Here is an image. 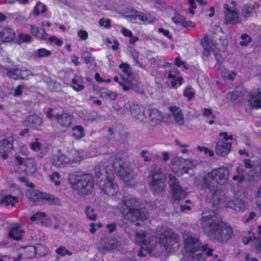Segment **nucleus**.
<instances>
[{
	"mask_svg": "<svg viewBox=\"0 0 261 261\" xmlns=\"http://www.w3.org/2000/svg\"><path fill=\"white\" fill-rule=\"evenodd\" d=\"M248 105L255 109L261 108V89H257L250 94Z\"/></svg>",
	"mask_w": 261,
	"mask_h": 261,
	"instance_id": "25",
	"label": "nucleus"
},
{
	"mask_svg": "<svg viewBox=\"0 0 261 261\" xmlns=\"http://www.w3.org/2000/svg\"><path fill=\"white\" fill-rule=\"evenodd\" d=\"M253 11V7L251 5H245L242 9V14L244 17L248 18L250 17Z\"/></svg>",
	"mask_w": 261,
	"mask_h": 261,
	"instance_id": "49",
	"label": "nucleus"
},
{
	"mask_svg": "<svg viewBox=\"0 0 261 261\" xmlns=\"http://www.w3.org/2000/svg\"><path fill=\"white\" fill-rule=\"evenodd\" d=\"M69 180L72 188L81 194L88 195L93 191L94 180L91 174L72 173L69 175Z\"/></svg>",
	"mask_w": 261,
	"mask_h": 261,
	"instance_id": "5",
	"label": "nucleus"
},
{
	"mask_svg": "<svg viewBox=\"0 0 261 261\" xmlns=\"http://www.w3.org/2000/svg\"><path fill=\"white\" fill-rule=\"evenodd\" d=\"M201 44L204 49L203 55L205 56H208L211 51L214 52L216 48L215 42L207 35H204L201 39Z\"/></svg>",
	"mask_w": 261,
	"mask_h": 261,
	"instance_id": "20",
	"label": "nucleus"
},
{
	"mask_svg": "<svg viewBox=\"0 0 261 261\" xmlns=\"http://www.w3.org/2000/svg\"><path fill=\"white\" fill-rule=\"evenodd\" d=\"M46 216V214L44 212H38L36 213L35 214L33 215L31 217V220L32 221H41L42 218H44Z\"/></svg>",
	"mask_w": 261,
	"mask_h": 261,
	"instance_id": "59",
	"label": "nucleus"
},
{
	"mask_svg": "<svg viewBox=\"0 0 261 261\" xmlns=\"http://www.w3.org/2000/svg\"><path fill=\"white\" fill-rule=\"evenodd\" d=\"M110 173L106 168V166L103 162H100L97 165L95 168V175L96 178H100L103 179L106 177L108 174Z\"/></svg>",
	"mask_w": 261,
	"mask_h": 261,
	"instance_id": "33",
	"label": "nucleus"
},
{
	"mask_svg": "<svg viewBox=\"0 0 261 261\" xmlns=\"http://www.w3.org/2000/svg\"><path fill=\"white\" fill-rule=\"evenodd\" d=\"M46 11V7L45 5L40 2H38L34 7L33 11L36 16L39 15L40 14L45 13Z\"/></svg>",
	"mask_w": 261,
	"mask_h": 261,
	"instance_id": "45",
	"label": "nucleus"
},
{
	"mask_svg": "<svg viewBox=\"0 0 261 261\" xmlns=\"http://www.w3.org/2000/svg\"><path fill=\"white\" fill-rule=\"evenodd\" d=\"M146 112L151 121L156 120L162 121L164 120L163 115L156 109H148Z\"/></svg>",
	"mask_w": 261,
	"mask_h": 261,
	"instance_id": "35",
	"label": "nucleus"
},
{
	"mask_svg": "<svg viewBox=\"0 0 261 261\" xmlns=\"http://www.w3.org/2000/svg\"><path fill=\"white\" fill-rule=\"evenodd\" d=\"M24 125L33 129H37L43 123L42 118L38 115L33 114L28 116L24 121Z\"/></svg>",
	"mask_w": 261,
	"mask_h": 261,
	"instance_id": "21",
	"label": "nucleus"
},
{
	"mask_svg": "<svg viewBox=\"0 0 261 261\" xmlns=\"http://www.w3.org/2000/svg\"><path fill=\"white\" fill-rule=\"evenodd\" d=\"M48 41L51 43H54L58 46H61L63 44L62 41L55 36H53L49 37L48 38Z\"/></svg>",
	"mask_w": 261,
	"mask_h": 261,
	"instance_id": "64",
	"label": "nucleus"
},
{
	"mask_svg": "<svg viewBox=\"0 0 261 261\" xmlns=\"http://www.w3.org/2000/svg\"><path fill=\"white\" fill-rule=\"evenodd\" d=\"M26 195L30 200L38 205L43 204L44 201H47L49 204H56L60 202L59 199L55 196L33 189L27 190Z\"/></svg>",
	"mask_w": 261,
	"mask_h": 261,
	"instance_id": "8",
	"label": "nucleus"
},
{
	"mask_svg": "<svg viewBox=\"0 0 261 261\" xmlns=\"http://www.w3.org/2000/svg\"><path fill=\"white\" fill-rule=\"evenodd\" d=\"M140 201L132 196L123 197L119 207L124 218L132 222L144 221L148 215L140 207Z\"/></svg>",
	"mask_w": 261,
	"mask_h": 261,
	"instance_id": "2",
	"label": "nucleus"
},
{
	"mask_svg": "<svg viewBox=\"0 0 261 261\" xmlns=\"http://www.w3.org/2000/svg\"><path fill=\"white\" fill-rule=\"evenodd\" d=\"M244 162L247 168H251L254 167L253 178L255 180L261 179V158L257 159L253 162L250 159H246Z\"/></svg>",
	"mask_w": 261,
	"mask_h": 261,
	"instance_id": "18",
	"label": "nucleus"
},
{
	"mask_svg": "<svg viewBox=\"0 0 261 261\" xmlns=\"http://www.w3.org/2000/svg\"><path fill=\"white\" fill-rule=\"evenodd\" d=\"M135 236L136 242L141 244V249L138 251V255L140 257L145 256L143 253V250L146 251L148 254H151L156 247L154 235H151V236H146L144 232L140 231L136 232Z\"/></svg>",
	"mask_w": 261,
	"mask_h": 261,
	"instance_id": "7",
	"label": "nucleus"
},
{
	"mask_svg": "<svg viewBox=\"0 0 261 261\" xmlns=\"http://www.w3.org/2000/svg\"><path fill=\"white\" fill-rule=\"evenodd\" d=\"M252 248L257 253L260 252L261 251V238L257 237L253 238Z\"/></svg>",
	"mask_w": 261,
	"mask_h": 261,
	"instance_id": "54",
	"label": "nucleus"
},
{
	"mask_svg": "<svg viewBox=\"0 0 261 261\" xmlns=\"http://www.w3.org/2000/svg\"><path fill=\"white\" fill-rule=\"evenodd\" d=\"M183 165H184V159L176 157L171 161L170 168L175 173L179 176L181 175L179 173L185 167Z\"/></svg>",
	"mask_w": 261,
	"mask_h": 261,
	"instance_id": "29",
	"label": "nucleus"
},
{
	"mask_svg": "<svg viewBox=\"0 0 261 261\" xmlns=\"http://www.w3.org/2000/svg\"><path fill=\"white\" fill-rule=\"evenodd\" d=\"M13 147V138L9 137L0 140V153L4 150H11Z\"/></svg>",
	"mask_w": 261,
	"mask_h": 261,
	"instance_id": "37",
	"label": "nucleus"
},
{
	"mask_svg": "<svg viewBox=\"0 0 261 261\" xmlns=\"http://www.w3.org/2000/svg\"><path fill=\"white\" fill-rule=\"evenodd\" d=\"M31 37L29 34H25L21 33L17 35V43L21 44L23 43H28L31 41Z\"/></svg>",
	"mask_w": 261,
	"mask_h": 261,
	"instance_id": "48",
	"label": "nucleus"
},
{
	"mask_svg": "<svg viewBox=\"0 0 261 261\" xmlns=\"http://www.w3.org/2000/svg\"><path fill=\"white\" fill-rule=\"evenodd\" d=\"M183 79L181 77H176L171 82V85L172 88H176L177 86H180L182 83Z\"/></svg>",
	"mask_w": 261,
	"mask_h": 261,
	"instance_id": "63",
	"label": "nucleus"
},
{
	"mask_svg": "<svg viewBox=\"0 0 261 261\" xmlns=\"http://www.w3.org/2000/svg\"><path fill=\"white\" fill-rule=\"evenodd\" d=\"M32 75V72L29 70H21V73L20 75H19V79L27 80L29 79V77Z\"/></svg>",
	"mask_w": 261,
	"mask_h": 261,
	"instance_id": "58",
	"label": "nucleus"
},
{
	"mask_svg": "<svg viewBox=\"0 0 261 261\" xmlns=\"http://www.w3.org/2000/svg\"><path fill=\"white\" fill-rule=\"evenodd\" d=\"M168 110L171 113L169 117L170 120H172V122L178 126H183L185 121L181 110L177 106H171L169 107Z\"/></svg>",
	"mask_w": 261,
	"mask_h": 261,
	"instance_id": "17",
	"label": "nucleus"
},
{
	"mask_svg": "<svg viewBox=\"0 0 261 261\" xmlns=\"http://www.w3.org/2000/svg\"><path fill=\"white\" fill-rule=\"evenodd\" d=\"M31 33L35 36L42 39H44L47 37V33L43 28H38L35 26L31 25Z\"/></svg>",
	"mask_w": 261,
	"mask_h": 261,
	"instance_id": "38",
	"label": "nucleus"
},
{
	"mask_svg": "<svg viewBox=\"0 0 261 261\" xmlns=\"http://www.w3.org/2000/svg\"><path fill=\"white\" fill-rule=\"evenodd\" d=\"M49 177L50 181L54 182L56 186H58L61 184V182L60 181L61 175L58 172H53Z\"/></svg>",
	"mask_w": 261,
	"mask_h": 261,
	"instance_id": "52",
	"label": "nucleus"
},
{
	"mask_svg": "<svg viewBox=\"0 0 261 261\" xmlns=\"http://www.w3.org/2000/svg\"><path fill=\"white\" fill-rule=\"evenodd\" d=\"M154 239L156 235L158 237L159 244L161 248L162 252H165L170 249L172 246L178 242L177 236L171 230L168 229L157 235L156 233H153ZM154 241H155L154 240ZM156 242V241H155Z\"/></svg>",
	"mask_w": 261,
	"mask_h": 261,
	"instance_id": "10",
	"label": "nucleus"
},
{
	"mask_svg": "<svg viewBox=\"0 0 261 261\" xmlns=\"http://www.w3.org/2000/svg\"><path fill=\"white\" fill-rule=\"evenodd\" d=\"M101 93L102 94H104V96H107L111 99H115L117 97L115 92L112 91H109L108 89H103Z\"/></svg>",
	"mask_w": 261,
	"mask_h": 261,
	"instance_id": "61",
	"label": "nucleus"
},
{
	"mask_svg": "<svg viewBox=\"0 0 261 261\" xmlns=\"http://www.w3.org/2000/svg\"><path fill=\"white\" fill-rule=\"evenodd\" d=\"M73 133L72 135L75 139H80L84 136V129L81 125H76L72 128Z\"/></svg>",
	"mask_w": 261,
	"mask_h": 261,
	"instance_id": "44",
	"label": "nucleus"
},
{
	"mask_svg": "<svg viewBox=\"0 0 261 261\" xmlns=\"http://www.w3.org/2000/svg\"><path fill=\"white\" fill-rule=\"evenodd\" d=\"M71 153L72 154V158H69L72 161L71 164L73 163L80 162L83 159L80 151L73 150L71 151Z\"/></svg>",
	"mask_w": 261,
	"mask_h": 261,
	"instance_id": "55",
	"label": "nucleus"
},
{
	"mask_svg": "<svg viewBox=\"0 0 261 261\" xmlns=\"http://www.w3.org/2000/svg\"><path fill=\"white\" fill-rule=\"evenodd\" d=\"M34 54L35 55L37 56L39 58H42L49 56L51 53L49 50L41 48L36 50Z\"/></svg>",
	"mask_w": 261,
	"mask_h": 261,
	"instance_id": "50",
	"label": "nucleus"
},
{
	"mask_svg": "<svg viewBox=\"0 0 261 261\" xmlns=\"http://www.w3.org/2000/svg\"><path fill=\"white\" fill-rule=\"evenodd\" d=\"M0 71L4 72L9 78L17 80L21 73V70L17 68H5L0 65Z\"/></svg>",
	"mask_w": 261,
	"mask_h": 261,
	"instance_id": "30",
	"label": "nucleus"
},
{
	"mask_svg": "<svg viewBox=\"0 0 261 261\" xmlns=\"http://www.w3.org/2000/svg\"><path fill=\"white\" fill-rule=\"evenodd\" d=\"M141 105H133L130 107V111L132 115L141 121H145L146 118V111Z\"/></svg>",
	"mask_w": 261,
	"mask_h": 261,
	"instance_id": "22",
	"label": "nucleus"
},
{
	"mask_svg": "<svg viewBox=\"0 0 261 261\" xmlns=\"http://www.w3.org/2000/svg\"><path fill=\"white\" fill-rule=\"evenodd\" d=\"M79 116L87 121H93L97 120L98 114L95 112H89L86 110L80 111L79 113Z\"/></svg>",
	"mask_w": 261,
	"mask_h": 261,
	"instance_id": "34",
	"label": "nucleus"
},
{
	"mask_svg": "<svg viewBox=\"0 0 261 261\" xmlns=\"http://www.w3.org/2000/svg\"><path fill=\"white\" fill-rule=\"evenodd\" d=\"M30 146V148L36 152L39 158H43L47 153L46 148L42 146L38 138H36L34 142L31 143Z\"/></svg>",
	"mask_w": 261,
	"mask_h": 261,
	"instance_id": "27",
	"label": "nucleus"
},
{
	"mask_svg": "<svg viewBox=\"0 0 261 261\" xmlns=\"http://www.w3.org/2000/svg\"><path fill=\"white\" fill-rule=\"evenodd\" d=\"M113 167L116 173L126 182L128 181L129 178L132 177L128 162L122 158H116L113 161Z\"/></svg>",
	"mask_w": 261,
	"mask_h": 261,
	"instance_id": "11",
	"label": "nucleus"
},
{
	"mask_svg": "<svg viewBox=\"0 0 261 261\" xmlns=\"http://www.w3.org/2000/svg\"><path fill=\"white\" fill-rule=\"evenodd\" d=\"M173 22L176 24H180L185 28H194L195 24L192 21H187L185 16L178 13H175L172 18Z\"/></svg>",
	"mask_w": 261,
	"mask_h": 261,
	"instance_id": "28",
	"label": "nucleus"
},
{
	"mask_svg": "<svg viewBox=\"0 0 261 261\" xmlns=\"http://www.w3.org/2000/svg\"><path fill=\"white\" fill-rule=\"evenodd\" d=\"M184 168H182L181 172L179 174L181 175L185 173H188V171L190 169H193L196 167V164L194 161L189 159H184Z\"/></svg>",
	"mask_w": 261,
	"mask_h": 261,
	"instance_id": "39",
	"label": "nucleus"
},
{
	"mask_svg": "<svg viewBox=\"0 0 261 261\" xmlns=\"http://www.w3.org/2000/svg\"><path fill=\"white\" fill-rule=\"evenodd\" d=\"M127 18L130 22L137 23L152 24L156 21L155 17L150 14L138 13V12L127 16Z\"/></svg>",
	"mask_w": 261,
	"mask_h": 261,
	"instance_id": "15",
	"label": "nucleus"
},
{
	"mask_svg": "<svg viewBox=\"0 0 261 261\" xmlns=\"http://www.w3.org/2000/svg\"><path fill=\"white\" fill-rule=\"evenodd\" d=\"M36 257L40 258L44 257L49 253V249L45 246L40 244H36L35 246Z\"/></svg>",
	"mask_w": 261,
	"mask_h": 261,
	"instance_id": "36",
	"label": "nucleus"
},
{
	"mask_svg": "<svg viewBox=\"0 0 261 261\" xmlns=\"http://www.w3.org/2000/svg\"><path fill=\"white\" fill-rule=\"evenodd\" d=\"M55 118L62 127L67 128L71 124L72 116L67 112H63L61 115L57 114Z\"/></svg>",
	"mask_w": 261,
	"mask_h": 261,
	"instance_id": "23",
	"label": "nucleus"
},
{
	"mask_svg": "<svg viewBox=\"0 0 261 261\" xmlns=\"http://www.w3.org/2000/svg\"><path fill=\"white\" fill-rule=\"evenodd\" d=\"M189 4V12L193 15L194 14V9L196 8V1L199 4L201 5H206V2L205 0H188Z\"/></svg>",
	"mask_w": 261,
	"mask_h": 261,
	"instance_id": "47",
	"label": "nucleus"
},
{
	"mask_svg": "<svg viewBox=\"0 0 261 261\" xmlns=\"http://www.w3.org/2000/svg\"><path fill=\"white\" fill-rule=\"evenodd\" d=\"M245 91L241 87H237L232 92H230L227 95L228 98L231 100H236L239 97L244 95Z\"/></svg>",
	"mask_w": 261,
	"mask_h": 261,
	"instance_id": "42",
	"label": "nucleus"
},
{
	"mask_svg": "<svg viewBox=\"0 0 261 261\" xmlns=\"http://www.w3.org/2000/svg\"><path fill=\"white\" fill-rule=\"evenodd\" d=\"M223 14L226 23L237 24L241 21L239 11L237 8L230 7L227 4L223 5Z\"/></svg>",
	"mask_w": 261,
	"mask_h": 261,
	"instance_id": "14",
	"label": "nucleus"
},
{
	"mask_svg": "<svg viewBox=\"0 0 261 261\" xmlns=\"http://www.w3.org/2000/svg\"><path fill=\"white\" fill-rule=\"evenodd\" d=\"M241 41L240 42L239 44L241 46H247L248 44L252 41V39L247 34H243L241 36Z\"/></svg>",
	"mask_w": 261,
	"mask_h": 261,
	"instance_id": "53",
	"label": "nucleus"
},
{
	"mask_svg": "<svg viewBox=\"0 0 261 261\" xmlns=\"http://www.w3.org/2000/svg\"><path fill=\"white\" fill-rule=\"evenodd\" d=\"M132 58L133 59L134 61L136 63V65H138L139 67L143 68V65L139 62V58L140 56V54L136 50H133L131 52Z\"/></svg>",
	"mask_w": 261,
	"mask_h": 261,
	"instance_id": "60",
	"label": "nucleus"
},
{
	"mask_svg": "<svg viewBox=\"0 0 261 261\" xmlns=\"http://www.w3.org/2000/svg\"><path fill=\"white\" fill-rule=\"evenodd\" d=\"M229 176V170L227 168L220 167L212 170L204 175L202 178V184L199 182L198 178L195 179V184L200 188H214L219 185H224Z\"/></svg>",
	"mask_w": 261,
	"mask_h": 261,
	"instance_id": "3",
	"label": "nucleus"
},
{
	"mask_svg": "<svg viewBox=\"0 0 261 261\" xmlns=\"http://www.w3.org/2000/svg\"><path fill=\"white\" fill-rule=\"evenodd\" d=\"M18 202V199L16 197L10 195L4 197L1 200L2 204H4L6 206H13L15 203Z\"/></svg>",
	"mask_w": 261,
	"mask_h": 261,
	"instance_id": "40",
	"label": "nucleus"
},
{
	"mask_svg": "<svg viewBox=\"0 0 261 261\" xmlns=\"http://www.w3.org/2000/svg\"><path fill=\"white\" fill-rule=\"evenodd\" d=\"M35 246H29L24 248L22 255L24 258H32L36 257Z\"/></svg>",
	"mask_w": 261,
	"mask_h": 261,
	"instance_id": "41",
	"label": "nucleus"
},
{
	"mask_svg": "<svg viewBox=\"0 0 261 261\" xmlns=\"http://www.w3.org/2000/svg\"><path fill=\"white\" fill-rule=\"evenodd\" d=\"M207 189L211 193V200L216 205L224 204L227 207L233 209L236 211H242L245 208V203L236 196H224L223 193L219 187L212 188H203Z\"/></svg>",
	"mask_w": 261,
	"mask_h": 261,
	"instance_id": "4",
	"label": "nucleus"
},
{
	"mask_svg": "<svg viewBox=\"0 0 261 261\" xmlns=\"http://www.w3.org/2000/svg\"><path fill=\"white\" fill-rule=\"evenodd\" d=\"M231 143L218 141L216 144V153L221 156L227 154L231 147Z\"/></svg>",
	"mask_w": 261,
	"mask_h": 261,
	"instance_id": "26",
	"label": "nucleus"
},
{
	"mask_svg": "<svg viewBox=\"0 0 261 261\" xmlns=\"http://www.w3.org/2000/svg\"><path fill=\"white\" fill-rule=\"evenodd\" d=\"M119 68L122 69V76L124 79L128 81L131 77V69L127 63H122L119 65Z\"/></svg>",
	"mask_w": 261,
	"mask_h": 261,
	"instance_id": "43",
	"label": "nucleus"
},
{
	"mask_svg": "<svg viewBox=\"0 0 261 261\" xmlns=\"http://www.w3.org/2000/svg\"><path fill=\"white\" fill-rule=\"evenodd\" d=\"M16 37V34L13 29L6 27L0 31L1 40L3 42H10Z\"/></svg>",
	"mask_w": 261,
	"mask_h": 261,
	"instance_id": "24",
	"label": "nucleus"
},
{
	"mask_svg": "<svg viewBox=\"0 0 261 261\" xmlns=\"http://www.w3.org/2000/svg\"><path fill=\"white\" fill-rule=\"evenodd\" d=\"M71 160L63 154L59 152L54 155L51 160L52 164L58 168H63L71 165Z\"/></svg>",
	"mask_w": 261,
	"mask_h": 261,
	"instance_id": "19",
	"label": "nucleus"
},
{
	"mask_svg": "<svg viewBox=\"0 0 261 261\" xmlns=\"http://www.w3.org/2000/svg\"><path fill=\"white\" fill-rule=\"evenodd\" d=\"M141 156L143 158L144 162L152 161V152H149L146 149L142 150L140 153Z\"/></svg>",
	"mask_w": 261,
	"mask_h": 261,
	"instance_id": "56",
	"label": "nucleus"
},
{
	"mask_svg": "<svg viewBox=\"0 0 261 261\" xmlns=\"http://www.w3.org/2000/svg\"><path fill=\"white\" fill-rule=\"evenodd\" d=\"M103 247L107 249H114L120 246L121 243L116 238H106L102 240Z\"/></svg>",
	"mask_w": 261,
	"mask_h": 261,
	"instance_id": "32",
	"label": "nucleus"
},
{
	"mask_svg": "<svg viewBox=\"0 0 261 261\" xmlns=\"http://www.w3.org/2000/svg\"><path fill=\"white\" fill-rule=\"evenodd\" d=\"M15 159L19 165L25 167L24 170L27 174H33L36 171V165L33 159L22 158L18 155H15Z\"/></svg>",
	"mask_w": 261,
	"mask_h": 261,
	"instance_id": "16",
	"label": "nucleus"
},
{
	"mask_svg": "<svg viewBox=\"0 0 261 261\" xmlns=\"http://www.w3.org/2000/svg\"><path fill=\"white\" fill-rule=\"evenodd\" d=\"M202 243L200 239L195 236L190 235L184 240V248L187 253L196 260L202 258L201 253L198 252L201 250Z\"/></svg>",
	"mask_w": 261,
	"mask_h": 261,
	"instance_id": "9",
	"label": "nucleus"
},
{
	"mask_svg": "<svg viewBox=\"0 0 261 261\" xmlns=\"http://www.w3.org/2000/svg\"><path fill=\"white\" fill-rule=\"evenodd\" d=\"M200 225L204 233L215 242H225L233 234L231 226L214 211L202 213Z\"/></svg>",
	"mask_w": 261,
	"mask_h": 261,
	"instance_id": "1",
	"label": "nucleus"
},
{
	"mask_svg": "<svg viewBox=\"0 0 261 261\" xmlns=\"http://www.w3.org/2000/svg\"><path fill=\"white\" fill-rule=\"evenodd\" d=\"M56 253L61 256H65L66 254L71 256L72 254V252H69L64 246H60L56 250Z\"/></svg>",
	"mask_w": 261,
	"mask_h": 261,
	"instance_id": "57",
	"label": "nucleus"
},
{
	"mask_svg": "<svg viewBox=\"0 0 261 261\" xmlns=\"http://www.w3.org/2000/svg\"><path fill=\"white\" fill-rule=\"evenodd\" d=\"M201 250H202L203 252H205V255L207 256H212L214 251L213 249L210 248L207 244L202 245L201 247Z\"/></svg>",
	"mask_w": 261,
	"mask_h": 261,
	"instance_id": "62",
	"label": "nucleus"
},
{
	"mask_svg": "<svg viewBox=\"0 0 261 261\" xmlns=\"http://www.w3.org/2000/svg\"><path fill=\"white\" fill-rule=\"evenodd\" d=\"M183 95L189 100H191L195 96V93L194 89L190 86H188L184 90Z\"/></svg>",
	"mask_w": 261,
	"mask_h": 261,
	"instance_id": "51",
	"label": "nucleus"
},
{
	"mask_svg": "<svg viewBox=\"0 0 261 261\" xmlns=\"http://www.w3.org/2000/svg\"><path fill=\"white\" fill-rule=\"evenodd\" d=\"M24 230L18 224L14 226L9 231V236L13 239L18 241L23 237Z\"/></svg>",
	"mask_w": 261,
	"mask_h": 261,
	"instance_id": "31",
	"label": "nucleus"
},
{
	"mask_svg": "<svg viewBox=\"0 0 261 261\" xmlns=\"http://www.w3.org/2000/svg\"><path fill=\"white\" fill-rule=\"evenodd\" d=\"M99 187L102 192L108 196H114L119 191V187L115 180L114 174L110 170V173L107 175L103 181L99 182Z\"/></svg>",
	"mask_w": 261,
	"mask_h": 261,
	"instance_id": "12",
	"label": "nucleus"
},
{
	"mask_svg": "<svg viewBox=\"0 0 261 261\" xmlns=\"http://www.w3.org/2000/svg\"><path fill=\"white\" fill-rule=\"evenodd\" d=\"M169 184L170 189V194L175 200L183 199L186 197V192L180 186L179 182L176 178L170 174L169 175Z\"/></svg>",
	"mask_w": 261,
	"mask_h": 261,
	"instance_id": "13",
	"label": "nucleus"
},
{
	"mask_svg": "<svg viewBox=\"0 0 261 261\" xmlns=\"http://www.w3.org/2000/svg\"><path fill=\"white\" fill-rule=\"evenodd\" d=\"M86 217L90 220L95 221L97 219V215L95 213L94 210L90 206H87L85 210Z\"/></svg>",
	"mask_w": 261,
	"mask_h": 261,
	"instance_id": "46",
	"label": "nucleus"
},
{
	"mask_svg": "<svg viewBox=\"0 0 261 261\" xmlns=\"http://www.w3.org/2000/svg\"><path fill=\"white\" fill-rule=\"evenodd\" d=\"M148 178L150 190L153 193L160 194L165 191L166 176L160 168H155L152 170Z\"/></svg>",
	"mask_w": 261,
	"mask_h": 261,
	"instance_id": "6",
	"label": "nucleus"
}]
</instances>
